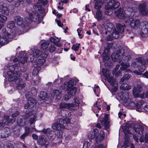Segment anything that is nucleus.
Wrapping results in <instances>:
<instances>
[{"mask_svg":"<svg viewBox=\"0 0 148 148\" xmlns=\"http://www.w3.org/2000/svg\"><path fill=\"white\" fill-rule=\"evenodd\" d=\"M16 57L11 56L10 59L11 62H18L13 65H10L11 64H8L9 67L7 66L5 67V69H7V74L8 76V80L11 82L14 85L16 82H17L20 79L19 77V71L24 72L27 69V66L23 65L26 62L27 58L25 51H21L19 54H16Z\"/></svg>","mask_w":148,"mask_h":148,"instance_id":"obj_1","label":"nucleus"},{"mask_svg":"<svg viewBox=\"0 0 148 148\" xmlns=\"http://www.w3.org/2000/svg\"><path fill=\"white\" fill-rule=\"evenodd\" d=\"M115 15L120 19H124V25L130 26L132 28L137 29L140 26V22L138 19H134L132 17L134 14L135 11L131 8H128L125 11L119 9L115 11Z\"/></svg>","mask_w":148,"mask_h":148,"instance_id":"obj_2","label":"nucleus"},{"mask_svg":"<svg viewBox=\"0 0 148 148\" xmlns=\"http://www.w3.org/2000/svg\"><path fill=\"white\" fill-rule=\"evenodd\" d=\"M70 123V119L66 118L64 119H62L58 120L56 122L53 124L52 126V127L56 130L57 134L52 135L51 132H52L50 128L44 129L41 132L44 134H49V138L51 140H53L55 139V136H57L58 138H62L63 134L62 130L65 128L66 124Z\"/></svg>","mask_w":148,"mask_h":148,"instance_id":"obj_3","label":"nucleus"},{"mask_svg":"<svg viewBox=\"0 0 148 148\" xmlns=\"http://www.w3.org/2000/svg\"><path fill=\"white\" fill-rule=\"evenodd\" d=\"M113 27V25L109 23L107 24L105 26L103 24L100 25L99 29L101 31L102 33H105L106 34H108V35L110 37L117 38L119 37V33H122L124 32V27L120 24H117L116 27L117 30L116 29H114L112 30Z\"/></svg>","mask_w":148,"mask_h":148,"instance_id":"obj_4","label":"nucleus"},{"mask_svg":"<svg viewBox=\"0 0 148 148\" xmlns=\"http://www.w3.org/2000/svg\"><path fill=\"white\" fill-rule=\"evenodd\" d=\"M37 92L36 89L34 87H33L31 90V92H27L25 96L27 98H28L27 102L24 105V107L25 109H31L33 108L36 104V101L31 96V93L33 95H36Z\"/></svg>","mask_w":148,"mask_h":148,"instance_id":"obj_5","label":"nucleus"},{"mask_svg":"<svg viewBox=\"0 0 148 148\" xmlns=\"http://www.w3.org/2000/svg\"><path fill=\"white\" fill-rule=\"evenodd\" d=\"M36 118V112L33 111L29 113V118H27L24 119L23 117H19L17 121V123L19 125L23 126L29 123V119L30 124H32L35 121V119Z\"/></svg>","mask_w":148,"mask_h":148,"instance_id":"obj_6","label":"nucleus"},{"mask_svg":"<svg viewBox=\"0 0 148 148\" xmlns=\"http://www.w3.org/2000/svg\"><path fill=\"white\" fill-rule=\"evenodd\" d=\"M103 75L105 77L108 81L110 83L111 85L113 87V90L116 91L117 89V83L116 80L110 77V71L107 69H103L102 70Z\"/></svg>","mask_w":148,"mask_h":148,"instance_id":"obj_7","label":"nucleus"},{"mask_svg":"<svg viewBox=\"0 0 148 148\" xmlns=\"http://www.w3.org/2000/svg\"><path fill=\"white\" fill-rule=\"evenodd\" d=\"M119 3L117 1L113 0L109 1L107 5L105 6V14L108 15H110L112 12V11L119 8Z\"/></svg>","mask_w":148,"mask_h":148,"instance_id":"obj_8","label":"nucleus"},{"mask_svg":"<svg viewBox=\"0 0 148 148\" xmlns=\"http://www.w3.org/2000/svg\"><path fill=\"white\" fill-rule=\"evenodd\" d=\"M73 80L71 79L68 82H65L64 83V86H62L61 87L62 88L65 89L66 90H68V93L73 96L76 92V88L73 86Z\"/></svg>","mask_w":148,"mask_h":148,"instance_id":"obj_9","label":"nucleus"},{"mask_svg":"<svg viewBox=\"0 0 148 148\" xmlns=\"http://www.w3.org/2000/svg\"><path fill=\"white\" fill-rule=\"evenodd\" d=\"M12 36L6 32L5 29L2 30L1 36L0 35V45H3L11 41Z\"/></svg>","mask_w":148,"mask_h":148,"instance_id":"obj_10","label":"nucleus"},{"mask_svg":"<svg viewBox=\"0 0 148 148\" xmlns=\"http://www.w3.org/2000/svg\"><path fill=\"white\" fill-rule=\"evenodd\" d=\"M125 51L123 48H121L119 50L118 52L116 51L113 53L111 55V57L112 60L116 62L118 60L120 63L122 59L123 58L124 56V54Z\"/></svg>","mask_w":148,"mask_h":148,"instance_id":"obj_11","label":"nucleus"},{"mask_svg":"<svg viewBox=\"0 0 148 148\" xmlns=\"http://www.w3.org/2000/svg\"><path fill=\"white\" fill-rule=\"evenodd\" d=\"M127 105H128L132 108H134L136 107L137 110L139 112H141L143 110V105H145V104L143 101H138L136 103L132 99L130 100L129 101L126 103Z\"/></svg>","mask_w":148,"mask_h":148,"instance_id":"obj_12","label":"nucleus"},{"mask_svg":"<svg viewBox=\"0 0 148 148\" xmlns=\"http://www.w3.org/2000/svg\"><path fill=\"white\" fill-rule=\"evenodd\" d=\"M59 108L62 110L64 109H68L71 111H73L76 110L75 106L73 103H66L62 102L59 105Z\"/></svg>","mask_w":148,"mask_h":148,"instance_id":"obj_13","label":"nucleus"},{"mask_svg":"<svg viewBox=\"0 0 148 148\" xmlns=\"http://www.w3.org/2000/svg\"><path fill=\"white\" fill-rule=\"evenodd\" d=\"M131 127L137 134H138L140 135H143V132L144 130L143 126L139 124L136 123L133 124V125H132Z\"/></svg>","mask_w":148,"mask_h":148,"instance_id":"obj_14","label":"nucleus"},{"mask_svg":"<svg viewBox=\"0 0 148 148\" xmlns=\"http://www.w3.org/2000/svg\"><path fill=\"white\" fill-rule=\"evenodd\" d=\"M118 95L120 99L125 103H127L131 99L127 92H120L118 94Z\"/></svg>","mask_w":148,"mask_h":148,"instance_id":"obj_15","label":"nucleus"},{"mask_svg":"<svg viewBox=\"0 0 148 148\" xmlns=\"http://www.w3.org/2000/svg\"><path fill=\"white\" fill-rule=\"evenodd\" d=\"M15 120L9 119V116L8 115L5 116L2 119V121L0 123V126H4L5 125H10L14 122Z\"/></svg>","mask_w":148,"mask_h":148,"instance_id":"obj_16","label":"nucleus"},{"mask_svg":"<svg viewBox=\"0 0 148 148\" xmlns=\"http://www.w3.org/2000/svg\"><path fill=\"white\" fill-rule=\"evenodd\" d=\"M142 91V88L140 84H138L135 86L133 90V93L134 97H138L140 96Z\"/></svg>","mask_w":148,"mask_h":148,"instance_id":"obj_17","label":"nucleus"},{"mask_svg":"<svg viewBox=\"0 0 148 148\" xmlns=\"http://www.w3.org/2000/svg\"><path fill=\"white\" fill-rule=\"evenodd\" d=\"M61 91L58 90H54L51 94L50 99L55 98L58 100L60 99L61 97Z\"/></svg>","mask_w":148,"mask_h":148,"instance_id":"obj_18","label":"nucleus"},{"mask_svg":"<svg viewBox=\"0 0 148 148\" xmlns=\"http://www.w3.org/2000/svg\"><path fill=\"white\" fill-rule=\"evenodd\" d=\"M9 8H8L7 7H5L3 5L2 2L0 1V12L2 13L5 15H8L9 11L12 10L14 8H12L11 9H10V7L9 6Z\"/></svg>","mask_w":148,"mask_h":148,"instance_id":"obj_19","label":"nucleus"},{"mask_svg":"<svg viewBox=\"0 0 148 148\" xmlns=\"http://www.w3.org/2000/svg\"><path fill=\"white\" fill-rule=\"evenodd\" d=\"M38 1V3L34 5L33 8L36 11H38L41 9V7L42 5H45L47 3V0H36Z\"/></svg>","mask_w":148,"mask_h":148,"instance_id":"obj_20","label":"nucleus"},{"mask_svg":"<svg viewBox=\"0 0 148 148\" xmlns=\"http://www.w3.org/2000/svg\"><path fill=\"white\" fill-rule=\"evenodd\" d=\"M136 60L137 62H133L131 64V66L132 67L135 68H136L138 63H141L142 65H144L145 64H147V62L144 58L142 59L141 58H137Z\"/></svg>","mask_w":148,"mask_h":148,"instance_id":"obj_21","label":"nucleus"},{"mask_svg":"<svg viewBox=\"0 0 148 148\" xmlns=\"http://www.w3.org/2000/svg\"><path fill=\"white\" fill-rule=\"evenodd\" d=\"M32 54L30 55V60L31 62L33 61L35 58L38 57L40 55V51L38 49H34L32 51Z\"/></svg>","mask_w":148,"mask_h":148,"instance_id":"obj_22","label":"nucleus"},{"mask_svg":"<svg viewBox=\"0 0 148 148\" xmlns=\"http://www.w3.org/2000/svg\"><path fill=\"white\" fill-rule=\"evenodd\" d=\"M102 103L101 101L99 102L96 101L95 103L93 106L92 109L95 113H96L98 112L101 109V105Z\"/></svg>","mask_w":148,"mask_h":148,"instance_id":"obj_23","label":"nucleus"},{"mask_svg":"<svg viewBox=\"0 0 148 148\" xmlns=\"http://www.w3.org/2000/svg\"><path fill=\"white\" fill-rule=\"evenodd\" d=\"M147 5L145 3L140 5L139 11L141 14L146 15L148 14V9H146Z\"/></svg>","mask_w":148,"mask_h":148,"instance_id":"obj_24","label":"nucleus"},{"mask_svg":"<svg viewBox=\"0 0 148 148\" xmlns=\"http://www.w3.org/2000/svg\"><path fill=\"white\" fill-rule=\"evenodd\" d=\"M121 67L120 69L122 71H125L126 72L132 73V71L129 69H127V68L130 66V64L128 63L122 62L121 63Z\"/></svg>","mask_w":148,"mask_h":148,"instance_id":"obj_25","label":"nucleus"},{"mask_svg":"<svg viewBox=\"0 0 148 148\" xmlns=\"http://www.w3.org/2000/svg\"><path fill=\"white\" fill-rule=\"evenodd\" d=\"M94 16L96 18L99 20L104 19L105 18V17L102 14L101 11L100 10H97Z\"/></svg>","mask_w":148,"mask_h":148,"instance_id":"obj_26","label":"nucleus"},{"mask_svg":"<svg viewBox=\"0 0 148 148\" xmlns=\"http://www.w3.org/2000/svg\"><path fill=\"white\" fill-rule=\"evenodd\" d=\"M19 81L14 84V85H16V87L17 88L21 90L25 87V84L23 82L22 79H20Z\"/></svg>","mask_w":148,"mask_h":148,"instance_id":"obj_27","label":"nucleus"},{"mask_svg":"<svg viewBox=\"0 0 148 148\" xmlns=\"http://www.w3.org/2000/svg\"><path fill=\"white\" fill-rule=\"evenodd\" d=\"M148 33V24H145L142 28L141 32L140 33V36L142 37H144L145 36V34Z\"/></svg>","mask_w":148,"mask_h":148,"instance_id":"obj_28","label":"nucleus"},{"mask_svg":"<svg viewBox=\"0 0 148 148\" xmlns=\"http://www.w3.org/2000/svg\"><path fill=\"white\" fill-rule=\"evenodd\" d=\"M109 50L105 49L104 50L103 53L102 54V57L103 62H105L110 58V54L108 53Z\"/></svg>","mask_w":148,"mask_h":148,"instance_id":"obj_29","label":"nucleus"},{"mask_svg":"<svg viewBox=\"0 0 148 148\" xmlns=\"http://www.w3.org/2000/svg\"><path fill=\"white\" fill-rule=\"evenodd\" d=\"M14 19L15 23L18 26L21 25L23 23V19L20 16H16Z\"/></svg>","mask_w":148,"mask_h":148,"instance_id":"obj_30","label":"nucleus"},{"mask_svg":"<svg viewBox=\"0 0 148 148\" xmlns=\"http://www.w3.org/2000/svg\"><path fill=\"white\" fill-rule=\"evenodd\" d=\"M29 19H28V21H27V22H29L31 20L34 21H36L38 19L39 16H37L36 14H33L31 13H29Z\"/></svg>","mask_w":148,"mask_h":148,"instance_id":"obj_31","label":"nucleus"},{"mask_svg":"<svg viewBox=\"0 0 148 148\" xmlns=\"http://www.w3.org/2000/svg\"><path fill=\"white\" fill-rule=\"evenodd\" d=\"M50 41L53 42L54 44L56 45L58 47H60L61 44L59 43L60 41L59 38L58 37H51L50 38Z\"/></svg>","mask_w":148,"mask_h":148,"instance_id":"obj_32","label":"nucleus"},{"mask_svg":"<svg viewBox=\"0 0 148 148\" xmlns=\"http://www.w3.org/2000/svg\"><path fill=\"white\" fill-rule=\"evenodd\" d=\"M94 8L98 10H99L102 5V3L101 2L100 0H94Z\"/></svg>","mask_w":148,"mask_h":148,"instance_id":"obj_33","label":"nucleus"},{"mask_svg":"<svg viewBox=\"0 0 148 148\" xmlns=\"http://www.w3.org/2000/svg\"><path fill=\"white\" fill-rule=\"evenodd\" d=\"M98 133V130L97 129H95L94 130V134L90 133L88 134V137L90 140L94 138L96 136Z\"/></svg>","mask_w":148,"mask_h":148,"instance_id":"obj_34","label":"nucleus"},{"mask_svg":"<svg viewBox=\"0 0 148 148\" xmlns=\"http://www.w3.org/2000/svg\"><path fill=\"white\" fill-rule=\"evenodd\" d=\"M100 135L99 136V137H97L96 138V141L97 142H101L102 140L104 138V133L103 131H101L100 133Z\"/></svg>","mask_w":148,"mask_h":148,"instance_id":"obj_35","label":"nucleus"},{"mask_svg":"<svg viewBox=\"0 0 148 148\" xmlns=\"http://www.w3.org/2000/svg\"><path fill=\"white\" fill-rule=\"evenodd\" d=\"M39 99L41 100H44L45 98H46L47 96V93L45 92H41L40 93V95H39Z\"/></svg>","mask_w":148,"mask_h":148,"instance_id":"obj_36","label":"nucleus"},{"mask_svg":"<svg viewBox=\"0 0 148 148\" xmlns=\"http://www.w3.org/2000/svg\"><path fill=\"white\" fill-rule=\"evenodd\" d=\"M123 83H122V84L120 86V88L122 90H128L131 89V86L126 84H124Z\"/></svg>","mask_w":148,"mask_h":148,"instance_id":"obj_37","label":"nucleus"},{"mask_svg":"<svg viewBox=\"0 0 148 148\" xmlns=\"http://www.w3.org/2000/svg\"><path fill=\"white\" fill-rule=\"evenodd\" d=\"M108 115L107 114H105L104 115V118L103 119H102L100 120L101 123L104 125L107 124L108 123Z\"/></svg>","mask_w":148,"mask_h":148,"instance_id":"obj_38","label":"nucleus"},{"mask_svg":"<svg viewBox=\"0 0 148 148\" xmlns=\"http://www.w3.org/2000/svg\"><path fill=\"white\" fill-rule=\"evenodd\" d=\"M47 140L45 137H41L40 138L39 142L41 145H45L47 142Z\"/></svg>","mask_w":148,"mask_h":148,"instance_id":"obj_39","label":"nucleus"},{"mask_svg":"<svg viewBox=\"0 0 148 148\" xmlns=\"http://www.w3.org/2000/svg\"><path fill=\"white\" fill-rule=\"evenodd\" d=\"M41 68L39 66H35L34 67L32 72V74L33 75H36L39 73L40 70Z\"/></svg>","mask_w":148,"mask_h":148,"instance_id":"obj_40","label":"nucleus"},{"mask_svg":"<svg viewBox=\"0 0 148 148\" xmlns=\"http://www.w3.org/2000/svg\"><path fill=\"white\" fill-rule=\"evenodd\" d=\"M45 62V60L44 59H38L36 61V66H39L40 67Z\"/></svg>","mask_w":148,"mask_h":148,"instance_id":"obj_41","label":"nucleus"},{"mask_svg":"<svg viewBox=\"0 0 148 148\" xmlns=\"http://www.w3.org/2000/svg\"><path fill=\"white\" fill-rule=\"evenodd\" d=\"M77 31L79 38H82L83 36V34L84 33L82 29L81 28H79L77 30Z\"/></svg>","mask_w":148,"mask_h":148,"instance_id":"obj_42","label":"nucleus"},{"mask_svg":"<svg viewBox=\"0 0 148 148\" xmlns=\"http://www.w3.org/2000/svg\"><path fill=\"white\" fill-rule=\"evenodd\" d=\"M15 24L13 21H9L8 22L7 27L10 29H13L14 27Z\"/></svg>","mask_w":148,"mask_h":148,"instance_id":"obj_43","label":"nucleus"},{"mask_svg":"<svg viewBox=\"0 0 148 148\" xmlns=\"http://www.w3.org/2000/svg\"><path fill=\"white\" fill-rule=\"evenodd\" d=\"M94 91L97 96H99V94L100 93V89L98 86H95L94 88Z\"/></svg>","mask_w":148,"mask_h":148,"instance_id":"obj_44","label":"nucleus"},{"mask_svg":"<svg viewBox=\"0 0 148 148\" xmlns=\"http://www.w3.org/2000/svg\"><path fill=\"white\" fill-rule=\"evenodd\" d=\"M130 75L129 74H127L125 75L121 79V82L122 83H124V81L126 82L125 80L128 79L130 77Z\"/></svg>","mask_w":148,"mask_h":148,"instance_id":"obj_45","label":"nucleus"},{"mask_svg":"<svg viewBox=\"0 0 148 148\" xmlns=\"http://www.w3.org/2000/svg\"><path fill=\"white\" fill-rule=\"evenodd\" d=\"M25 129V133L27 134L28 135L30 133H31L33 131V129H34L35 130H36L35 128H32L31 129L28 127H26Z\"/></svg>","mask_w":148,"mask_h":148,"instance_id":"obj_46","label":"nucleus"},{"mask_svg":"<svg viewBox=\"0 0 148 148\" xmlns=\"http://www.w3.org/2000/svg\"><path fill=\"white\" fill-rule=\"evenodd\" d=\"M25 0H14V3L15 6L18 7L20 5L21 2H24Z\"/></svg>","mask_w":148,"mask_h":148,"instance_id":"obj_47","label":"nucleus"},{"mask_svg":"<svg viewBox=\"0 0 148 148\" xmlns=\"http://www.w3.org/2000/svg\"><path fill=\"white\" fill-rule=\"evenodd\" d=\"M49 43L48 42H45L42 43L41 45V47L42 49L43 50H46V49L48 47Z\"/></svg>","mask_w":148,"mask_h":148,"instance_id":"obj_48","label":"nucleus"},{"mask_svg":"<svg viewBox=\"0 0 148 148\" xmlns=\"http://www.w3.org/2000/svg\"><path fill=\"white\" fill-rule=\"evenodd\" d=\"M73 96L67 93L64 96V100L67 101L70 100Z\"/></svg>","mask_w":148,"mask_h":148,"instance_id":"obj_49","label":"nucleus"},{"mask_svg":"<svg viewBox=\"0 0 148 148\" xmlns=\"http://www.w3.org/2000/svg\"><path fill=\"white\" fill-rule=\"evenodd\" d=\"M7 20V17L2 14H0V23H3Z\"/></svg>","mask_w":148,"mask_h":148,"instance_id":"obj_50","label":"nucleus"},{"mask_svg":"<svg viewBox=\"0 0 148 148\" xmlns=\"http://www.w3.org/2000/svg\"><path fill=\"white\" fill-rule=\"evenodd\" d=\"M73 102L75 103V105L76 106H79V102L78 99L76 97H74L73 99Z\"/></svg>","mask_w":148,"mask_h":148,"instance_id":"obj_51","label":"nucleus"},{"mask_svg":"<svg viewBox=\"0 0 148 148\" xmlns=\"http://www.w3.org/2000/svg\"><path fill=\"white\" fill-rule=\"evenodd\" d=\"M79 46H77V45H73L71 47V49L75 51L77 54L79 55L80 53H77V51L79 50Z\"/></svg>","mask_w":148,"mask_h":148,"instance_id":"obj_52","label":"nucleus"},{"mask_svg":"<svg viewBox=\"0 0 148 148\" xmlns=\"http://www.w3.org/2000/svg\"><path fill=\"white\" fill-rule=\"evenodd\" d=\"M41 80V78L39 77H37L36 80H34V84L36 85L38 84Z\"/></svg>","mask_w":148,"mask_h":148,"instance_id":"obj_53","label":"nucleus"},{"mask_svg":"<svg viewBox=\"0 0 148 148\" xmlns=\"http://www.w3.org/2000/svg\"><path fill=\"white\" fill-rule=\"evenodd\" d=\"M90 144L88 142L85 141L84 143L83 148H87L89 147Z\"/></svg>","mask_w":148,"mask_h":148,"instance_id":"obj_54","label":"nucleus"},{"mask_svg":"<svg viewBox=\"0 0 148 148\" xmlns=\"http://www.w3.org/2000/svg\"><path fill=\"white\" fill-rule=\"evenodd\" d=\"M126 115L124 113L119 112V117L120 119H122L123 118L125 117Z\"/></svg>","mask_w":148,"mask_h":148,"instance_id":"obj_55","label":"nucleus"},{"mask_svg":"<svg viewBox=\"0 0 148 148\" xmlns=\"http://www.w3.org/2000/svg\"><path fill=\"white\" fill-rule=\"evenodd\" d=\"M56 50V48L54 45H51L49 47V50L51 52H53Z\"/></svg>","mask_w":148,"mask_h":148,"instance_id":"obj_56","label":"nucleus"},{"mask_svg":"<svg viewBox=\"0 0 148 148\" xmlns=\"http://www.w3.org/2000/svg\"><path fill=\"white\" fill-rule=\"evenodd\" d=\"M144 65H143L144 66H143L138 68V70L140 72H143L145 71V67L144 65Z\"/></svg>","mask_w":148,"mask_h":148,"instance_id":"obj_57","label":"nucleus"},{"mask_svg":"<svg viewBox=\"0 0 148 148\" xmlns=\"http://www.w3.org/2000/svg\"><path fill=\"white\" fill-rule=\"evenodd\" d=\"M113 74L115 75L116 77H118L121 74V71H118L117 72H113L112 73Z\"/></svg>","mask_w":148,"mask_h":148,"instance_id":"obj_58","label":"nucleus"},{"mask_svg":"<svg viewBox=\"0 0 148 148\" xmlns=\"http://www.w3.org/2000/svg\"><path fill=\"white\" fill-rule=\"evenodd\" d=\"M56 21L57 23V25L61 27H62L63 26V24L61 23L60 21L56 19Z\"/></svg>","mask_w":148,"mask_h":148,"instance_id":"obj_59","label":"nucleus"},{"mask_svg":"<svg viewBox=\"0 0 148 148\" xmlns=\"http://www.w3.org/2000/svg\"><path fill=\"white\" fill-rule=\"evenodd\" d=\"M129 3L130 4H131V5H131L132 6L133 5H135L137 4V2L136 1H133V0H130V1Z\"/></svg>","mask_w":148,"mask_h":148,"instance_id":"obj_60","label":"nucleus"},{"mask_svg":"<svg viewBox=\"0 0 148 148\" xmlns=\"http://www.w3.org/2000/svg\"><path fill=\"white\" fill-rule=\"evenodd\" d=\"M19 114V112L18 111H16L15 113L12 114V118H14L18 116Z\"/></svg>","mask_w":148,"mask_h":148,"instance_id":"obj_61","label":"nucleus"},{"mask_svg":"<svg viewBox=\"0 0 148 148\" xmlns=\"http://www.w3.org/2000/svg\"><path fill=\"white\" fill-rule=\"evenodd\" d=\"M133 138L135 140V141L138 143V137L137 135H136L135 134H134L133 136Z\"/></svg>","mask_w":148,"mask_h":148,"instance_id":"obj_62","label":"nucleus"},{"mask_svg":"<svg viewBox=\"0 0 148 148\" xmlns=\"http://www.w3.org/2000/svg\"><path fill=\"white\" fill-rule=\"evenodd\" d=\"M95 148H105V147L101 144H99L96 145Z\"/></svg>","mask_w":148,"mask_h":148,"instance_id":"obj_63","label":"nucleus"},{"mask_svg":"<svg viewBox=\"0 0 148 148\" xmlns=\"http://www.w3.org/2000/svg\"><path fill=\"white\" fill-rule=\"evenodd\" d=\"M145 143L148 144V134H146L145 137Z\"/></svg>","mask_w":148,"mask_h":148,"instance_id":"obj_64","label":"nucleus"}]
</instances>
